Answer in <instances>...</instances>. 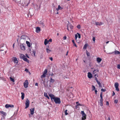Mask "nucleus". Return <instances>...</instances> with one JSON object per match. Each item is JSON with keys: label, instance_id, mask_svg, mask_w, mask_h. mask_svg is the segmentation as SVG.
Segmentation results:
<instances>
[{"label": "nucleus", "instance_id": "obj_49", "mask_svg": "<svg viewBox=\"0 0 120 120\" xmlns=\"http://www.w3.org/2000/svg\"><path fill=\"white\" fill-rule=\"evenodd\" d=\"M66 38V36H64V37L63 39L64 40H65Z\"/></svg>", "mask_w": 120, "mask_h": 120}, {"label": "nucleus", "instance_id": "obj_33", "mask_svg": "<svg viewBox=\"0 0 120 120\" xmlns=\"http://www.w3.org/2000/svg\"><path fill=\"white\" fill-rule=\"evenodd\" d=\"M10 78L11 81L12 82H15L14 79L13 78H12L11 77Z\"/></svg>", "mask_w": 120, "mask_h": 120}, {"label": "nucleus", "instance_id": "obj_41", "mask_svg": "<svg viewBox=\"0 0 120 120\" xmlns=\"http://www.w3.org/2000/svg\"><path fill=\"white\" fill-rule=\"evenodd\" d=\"M77 28L79 29H80L81 28V26L80 25H79L77 26Z\"/></svg>", "mask_w": 120, "mask_h": 120}, {"label": "nucleus", "instance_id": "obj_50", "mask_svg": "<svg viewBox=\"0 0 120 120\" xmlns=\"http://www.w3.org/2000/svg\"><path fill=\"white\" fill-rule=\"evenodd\" d=\"M109 102L107 101L106 102V105H109Z\"/></svg>", "mask_w": 120, "mask_h": 120}, {"label": "nucleus", "instance_id": "obj_56", "mask_svg": "<svg viewBox=\"0 0 120 120\" xmlns=\"http://www.w3.org/2000/svg\"><path fill=\"white\" fill-rule=\"evenodd\" d=\"M82 106V105H81V104H77V106Z\"/></svg>", "mask_w": 120, "mask_h": 120}, {"label": "nucleus", "instance_id": "obj_35", "mask_svg": "<svg viewBox=\"0 0 120 120\" xmlns=\"http://www.w3.org/2000/svg\"><path fill=\"white\" fill-rule=\"evenodd\" d=\"M95 86L93 85L92 86V90H95Z\"/></svg>", "mask_w": 120, "mask_h": 120}, {"label": "nucleus", "instance_id": "obj_53", "mask_svg": "<svg viewBox=\"0 0 120 120\" xmlns=\"http://www.w3.org/2000/svg\"><path fill=\"white\" fill-rule=\"evenodd\" d=\"M49 42H52V40L51 39H49V40L48 41Z\"/></svg>", "mask_w": 120, "mask_h": 120}, {"label": "nucleus", "instance_id": "obj_14", "mask_svg": "<svg viewBox=\"0 0 120 120\" xmlns=\"http://www.w3.org/2000/svg\"><path fill=\"white\" fill-rule=\"evenodd\" d=\"M98 63L99 64L102 60V59L99 57H98L96 59Z\"/></svg>", "mask_w": 120, "mask_h": 120}, {"label": "nucleus", "instance_id": "obj_57", "mask_svg": "<svg viewBox=\"0 0 120 120\" xmlns=\"http://www.w3.org/2000/svg\"><path fill=\"white\" fill-rule=\"evenodd\" d=\"M35 85L36 86H38V83H36L35 84Z\"/></svg>", "mask_w": 120, "mask_h": 120}, {"label": "nucleus", "instance_id": "obj_32", "mask_svg": "<svg viewBox=\"0 0 120 120\" xmlns=\"http://www.w3.org/2000/svg\"><path fill=\"white\" fill-rule=\"evenodd\" d=\"M97 82L98 84L99 87H102L101 84V83L100 82L98 81Z\"/></svg>", "mask_w": 120, "mask_h": 120}, {"label": "nucleus", "instance_id": "obj_59", "mask_svg": "<svg viewBox=\"0 0 120 120\" xmlns=\"http://www.w3.org/2000/svg\"><path fill=\"white\" fill-rule=\"evenodd\" d=\"M72 42H73V44L75 43L74 42V40H73L72 41Z\"/></svg>", "mask_w": 120, "mask_h": 120}, {"label": "nucleus", "instance_id": "obj_22", "mask_svg": "<svg viewBox=\"0 0 120 120\" xmlns=\"http://www.w3.org/2000/svg\"><path fill=\"white\" fill-rule=\"evenodd\" d=\"M13 61L14 63H17L18 62V61L16 57H14L13 58Z\"/></svg>", "mask_w": 120, "mask_h": 120}, {"label": "nucleus", "instance_id": "obj_9", "mask_svg": "<svg viewBox=\"0 0 120 120\" xmlns=\"http://www.w3.org/2000/svg\"><path fill=\"white\" fill-rule=\"evenodd\" d=\"M14 107V106L12 105L6 104L5 105V107L6 108H8L9 107L12 108Z\"/></svg>", "mask_w": 120, "mask_h": 120}, {"label": "nucleus", "instance_id": "obj_55", "mask_svg": "<svg viewBox=\"0 0 120 120\" xmlns=\"http://www.w3.org/2000/svg\"><path fill=\"white\" fill-rule=\"evenodd\" d=\"M69 25H67V29L69 30Z\"/></svg>", "mask_w": 120, "mask_h": 120}, {"label": "nucleus", "instance_id": "obj_46", "mask_svg": "<svg viewBox=\"0 0 120 120\" xmlns=\"http://www.w3.org/2000/svg\"><path fill=\"white\" fill-rule=\"evenodd\" d=\"M25 71H26L27 72H29V71L28 70L26 69L25 70Z\"/></svg>", "mask_w": 120, "mask_h": 120}, {"label": "nucleus", "instance_id": "obj_43", "mask_svg": "<svg viewBox=\"0 0 120 120\" xmlns=\"http://www.w3.org/2000/svg\"><path fill=\"white\" fill-rule=\"evenodd\" d=\"M117 68L118 69H120V65L119 64H118L117 65Z\"/></svg>", "mask_w": 120, "mask_h": 120}, {"label": "nucleus", "instance_id": "obj_64", "mask_svg": "<svg viewBox=\"0 0 120 120\" xmlns=\"http://www.w3.org/2000/svg\"><path fill=\"white\" fill-rule=\"evenodd\" d=\"M109 41H108L106 42V44H108L109 43Z\"/></svg>", "mask_w": 120, "mask_h": 120}, {"label": "nucleus", "instance_id": "obj_4", "mask_svg": "<svg viewBox=\"0 0 120 120\" xmlns=\"http://www.w3.org/2000/svg\"><path fill=\"white\" fill-rule=\"evenodd\" d=\"M81 113L82 114V120H85L86 119V114L84 113L83 111H82Z\"/></svg>", "mask_w": 120, "mask_h": 120}, {"label": "nucleus", "instance_id": "obj_10", "mask_svg": "<svg viewBox=\"0 0 120 120\" xmlns=\"http://www.w3.org/2000/svg\"><path fill=\"white\" fill-rule=\"evenodd\" d=\"M20 48L23 51H24L25 50V46L22 44H21L20 46Z\"/></svg>", "mask_w": 120, "mask_h": 120}, {"label": "nucleus", "instance_id": "obj_60", "mask_svg": "<svg viewBox=\"0 0 120 120\" xmlns=\"http://www.w3.org/2000/svg\"><path fill=\"white\" fill-rule=\"evenodd\" d=\"M53 75V73H52L50 74V75L51 76H52Z\"/></svg>", "mask_w": 120, "mask_h": 120}, {"label": "nucleus", "instance_id": "obj_26", "mask_svg": "<svg viewBox=\"0 0 120 120\" xmlns=\"http://www.w3.org/2000/svg\"><path fill=\"white\" fill-rule=\"evenodd\" d=\"M46 52L48 53H50L52 51L51 50L49 49L48 48H47L46 49Z\"/></svg>", "mask_w": 120, "mask_h": 120}, {"label": "nucleus", "instance_id": "obj_13", "mask_svg": "<svg viewBox=\"0 0 120 120\" xmlns=\"http://www.w3.org/2000/svg\"><path fill=\"white\" fill-rule=\"evenodd\" d=\"M87 76L89 79H91L92 77V75L90 72L88 73Z\"/></svg>", "mask_w": 120, "mask_h": 120}, {"label": "nucleus", "instance_id": "obj_2", "mask_svg": "<svg viewBox=\"0 0 120 120\" xmlns=\"http://www.w3.org/2000/svg\"><path fill=\"white\" fill-rule=\"evenodd\" d=\"M19 56L21 59H23L24 61L28 63H29V60L26 57V56L24 55L20 54H19Z\"/></svg>", "mask_w": 120, "mask_h": 120}, {"label": "nucleus", "instance_id": "obj_47", "mask_svg": "<svg viewBox=\"0 0 120 120\" xmlns=\"http://www.w3.org/2000/svg\"><path fill=\"white\" fill-rule=\"evenodd\" d=\"M73 44V45L74 46H75L76 47V48L77 47V46L76 45V44H75V43Z\"/></svg>", "mask_w": 120, "mask_h": 120}, {"label": "nucleus", "instance_id": "obj_17", "mask_svg": "<svg viewBox=\"0 0 120 120\" xmlns=\"http://www.w3.org/2000/svg\"><path fill=\"white\" fill-rule=\"evenodd\" d=\"M27 38V37L25 35H22L21 37V40H25Z\"/></svg>", "mask_w": 120, "mask_h": 120}, {"label": "nucleus", "instance_id": "obj_5", "mask_svg": "<svg viewBox=\"0 0 120 120\" xmlns=\"http://www.w3.org/2000/svg\"><path fill=\"white\" fill-rule=\"evenodd\" d=\"M5 44L4 43H1L0 45V52L1 53V52L4 51V49L3 47L4 46Z\"/></svg>", "mask_w": 120, "mask_h": 120}, {"label": "nucleus", "instance_id": "obj_40", "mask_svg": "<svg viewBox=\"0 0 120 120\" xmlns=\"http://www.w3.org/2000/svg\"><path fill=\"white\" fill-rule=\"evenodd\" d=\"M68 110H66L65 111V114L66 115H67L68 114V113L67 112Z\"/></svg>", "mask_w": 120, "mask_h": 120}, {"label": "nucleus", "instance_id": "obj_62", "mask_svg": "<svg viewBox=\"0 0 120 120\" xmlns=\"http://www.w3.org/2000/svg\"><path fill=\"white\" fill-rule=\"evenodd\" d=\"M115 95V93L114 92H113V94H112V95Z\"/></svg>", "mask_w": 120, "mask_h": 120}, {"label": "nucleus", "instance_id": "obj_6", "mask_svg": "<svg viewBox=\"0 0 120 120\" xmlns=\"http://www.w3.org/2000/svg\"><path fill=\"white\" fill-rule=\"evenodd\" d=\"M30 101L28 99L26 100L25 102L26 107L25 109H26L29 106Z\"/></svg>", "mask_w": 120, "mask_h": 120}, {"label": "nucleus", "instance_id": "obj_31", "mask_svg": "<svg viewBox=\"0 0 120 120\" xmlns=\"http://www.w3.org/2000/svg\"><path fill=\"white\" fill-rule=\"evenodd\" d=\"M46 75H45L44 73H43V74L41 76V78H44L45 77Z\"/></svg>", "mask_w": 120, "mask_h": 120}, {"label": "nucleus", "instance_id": "obj_51", "mask_svg": "<svg viewBox=\"0 0 120 120\" xmlns=\"http://www.w3.org/2000/svg\"><path fill=\"white\" fill-rule=\"evenodd\" d=\"M70 29H72L73 28V27L71 25L70 26Z\"/></svg>", "mask_w": 120, "mask_h": 120}, {"label": "nucleus", "instance_id": "obj_37", "mask_svg": "<svg viewBox=\"0 0 120 120\" xmlns=\"http://www.w3.org/2000/svg\"><path fill=\"white\" fill-rule=\"evenodd\" d=\"M99 104L100 106H102L103 105L102 102L99 101Z\"/></svg>", "mask_w": 120, "mask_h": 120}, {"label": "nucleus", "instance_id": "obj_7", "mask_svg": "<svg viewBox=\"0 0 120 120\" xmlns=\"http://www.w3.org/2000/svg\"><path fill=\"white\" fill-rule=\"evenodd\" d=\"M28 81L27 80H26L23 83V85L26 88L28 87Z\"/></svg>", "mask_w": 120, "mask_h": 120}, {"label": "nucleus", "instance_id": "obj_63", "mask_svg": "<svg viewBox=\"0 0 120 120\" xmlns=\"http://www.w3.org/2000/svg\"><path fill=\"white\" fill-rule=\"evenodd\" d=\"M68 52H67V53L66 54V56H67L68 55Z\"/></svg>", "mask_w": 120, "mask_h": 120}, {"label": "nucleus", "instance_id": "obj_34", "mask_svg": "<svg viewBox=\"0 0 120 120\" xmlns=\"http://www.w3.org/2000/svg\"><path fill=\"white\" fill-rule=\"evenodd\" d=\"M86 54L87 56H89L90 55V53L88 52L87 50L86 51Z\"/></svg>", "mask_w": 120, "mask_h": 120}, {"label": "nucleus", "instance_id": "obj_21", "mask_svg": "<svg viewBox=\"0 0 120 120\" xmlns=\"http://www.w3.org/2000/svg\"><path fill=\"white\" fill-rule=\"evenodd\" d=\"M100 97L101 98L99 100V101L103 102L102 93V92H101L100 94Z\"/></svg>", "mask_w": 120, "mask_h": 120}, {"label": "nucleus", "instance_id": "obj_16", "mask_svg": "<svg viewBox=\"0 0 120 120\" xmlns=\"http://www.w3.org/2000/svg\"><path fill=\"white\" fill-rule=\"evenodd\" d=\"M78 37V35L77 34H75V38L77 42L78 43H79L80 42V41L77 40V38Z\"/></svg>", "mask_w": 120, "mask_h": 120}, {"label": "nucleus", "instance_id": "obj_23", "mask_svg": "<svg viewBox=\"0 0 120 120\" xmlns=\"http://www.w3.org/2000/svg\"><path fill=\"white\" fill-rule=\"evenodd\" d=\"M49 41H48L47 39H45L44 41V44L45 45H46L47 44L49 43Z\"/></svg>", "mask_w": 120, "mask_h": 120}, {"label": "nucleus", "instance_id": "obj_27", "mask_svg": "<svg viewBox=\"0 0 120 120\" xmlns=\"http://www.w3.org/2000/svg\"><path fill=\"white\" fill-rule=\"evenodd\" d=\"M26 43L27 45V46L29 47H30V44L29 42L26 41Z\"/></svg>", "mask_w": 120, "mask_h": 120}, {"label": "nucleus", "instance_id": "obj_1", "mask_svg": "<svg viewBox=\"0 0 120 120\" xmlns=\"http://www.w3.org/2000/svg\"><path fill=\"white\" fill-rule=\"evenodd\" d=\"M49 96L52 100H53L56 104H60L61 103V102L59 98L55 97L54 95L51 94H49Z\"/></svg>", "mask_w": 120, "mask_h": 120}, {"label": "nucleus", "instance_id": "obj_30", "mask_svg": "<svg viewBox=\"0 0 120 120\" xmlns=\"http://www.w3.org/2000/svg\"><path fill=\"white\" fill-rule=\"evenodd\" d=\"M87 46V44H85L84 46L83 49H86Z\"/></svg>", "mask_w": 120, "mask_h": 120}, {"label": "nucleus", "instance_id": "obj_8", "mask_svg": "<svg viewBox=\"0 0 120 120\" xmlns=\"http://www.w3.org/2000/svg\"><path fill=\"white\" fill-rule=\"evenodd\" d=\"M119 84L118 82H116L115 83L114 86L116 88V90L117 91H119V90L118 88Z\"/></svg>", "mask_w": 120, "mask_h": 120}, {"label": "nucleus", "instance_id": "obj_11", "mask_svg": "<svg viewBox=\"0 0 120 120\" xmlns=\"http://www.w3.org/2000/svg\"><path fill=\"white\" fill-rule=\"evenodd\" d=\"M30 114L31 115H33L34 113V108H31L30 109Z\"/></svg>", "mask_w": 120, "mask_h": 120}, {"label": "nucleus", "instance_id": "obj_54", "mask_svg": "<svg viewBox=\"0 0 120 120\" xmlns=\"http://www.w3.org/2000/svg\"><path fill=\"white\" fill-rule=\"evenodd\" d=\"M107 120H111L110 117H108Z\"/></svg>", "mask_w": 120, "mask_h": 120}, {"label": "nucleus", "instance_id": "obj_19", "mask_svg": "<svg viewBox=\"0 0 120 120\" xmlns=\"http://www.w3.org/2000/svg\"><path fill=\"white\" fill-rule=\"evenodd\" d=\"M62 9V8L60 5H58V8L56 9V10L57 11H58L59 10H61Z\"/></svg>", "mask_w": 120, "mask_h": 120}, {"label": "nucleus", "instance_id": "obj_58", "mask_svg": "<svg viewBox=\"0 0 120 120\" xmlns=\"http://www.w3.org/2000/svg\"><path fill=\"white\" fill-rule=\"evenodd\" d=\"M14 46H15V43H14L13 45V49H14Z\"/></svg>", "mask_w": 120, "mask_h": 120}, {"label": "nucleus", "instance_id": "obj_52", "mask_svg": "<svg viewBox=\"0 0 120 120\" xmlns=\"http://www.w3.org/2000/svg\"><path fill=\"white\" fill-rule=\"evenodd\" d=\"M49 59L52 61L53 60V58L52 57H49Z\"/></svg>", "mask_w": 120, "mask_h": 120}, {"label": "nucleus", "instance_id": "obj_48", "mask_svg": "<svg viewBox=\"0 0 120 120\" xmlns=\"http://www.w3.org/2000/svg\"><path fill=\"white\" fill-rule=\"evenodd\" d=\"M26 56L28 58H29L30 57L27 54H26Z\"/></svg>", "mask_w": 120, "mask_h": 120}, {"label": "nucleus", "instance_id": "obj_36", "mask_svg": "<svg viewBox=\"0 0 120 120\" xmlns=\"http://www.w3.org/2000/svg\"><path fill=\"white\" fill-rule=\"evenodd\" d=\"M47 72V70L46 69H45L44 71V72L43 73L44 74H45V75H46V74Z\"/></svg>", "mask_w": 120, "mask_h": 120}, {"label": "nucleus", "instance_id": "obj_20", "mask_svg": "<svg viewBox=\"0 0 120 120\" xmlns=\"http://www.w3.org/2000/svg\"><path fill=\"white\" fill-rule=\"evenodd\" d=\"M103 23L101 22H95V24L96 25H98L99 26H101L103 24Z\"/></svg>", "mask_w": 120, "mask_h": 120}, {"label": "nucleus", "instance_id": "obj_12", "mask_svg": "<svg viewBox=\"0 0 120 120\" xmlns=\"http://www.w3.org/2000/svg\"><path fill=\"white\" fill-rule=\"evenodd\" d=\"M113 53H114V54H120V52H119L117 50H115L114 52H112V53H109L110 54H112Z\"/></svg>", "mask_w": 120, "mask_h": 120}, {"label": "nucleus", "instance_id": "obj_44", "mask_svg": "<svg viewBox=\"0 0 120 120\" xmlns=\"http://www.w3.org/2000/svg\"><path fill=\"white\" fill-rule=\"evenodd\" d=\"M92 40H93V41L94 42H95V37H93V39H92Z\"/></svg>", "mask_w": 120, "mask_h": 120}, {"label": "nucleus", "instance_id": "obj_25", "mask_svg": "<svg viewBox=\"0 0 120 120\" xmlns=\"http://www.w3.org/2000/svg\"><path fill=\"white\" fill-rule=\"evenodd\" d=\"M21 94L22 95H21V98L22 100H23L24 99L25 96V94L23 92H21Z\"/></svg>", "mask_w": 120, "mask_h": 120}, {"label": "nucleus", "instance_id": "obj_28", "mask_svg": "<svg viewBox=\"0 0 120 120\" xmlns=\"http://www.w3.org/2000/svg\"><path fill=\"white\" fill-rule=\"evenodd\" d=\"M96 76H97V77H98V75H97L96 74H95L94 75V77H95V79L96 80V82H97L98 81L97 79L96 78Z\"/></svg>", "mask_w": 120, "mask_h": 120}, {"label": "nucleus", "instance_id": "obj_45", "mask_svg": "<svg viewBox=\"0 0 120 120\" xmlns=\"http://www.w3.org/2000/svg\"><path fill=\"white\" fill-rule=\"evenodd\" d=\"M106 90L103 89H101V91L102 92H105V91Z\"/></svg>", "mask_w": 120, "mask_h": 120}, {"label": "nucleus", "instance_id": "obj_18", "mask_svg": "<svg viewBox=\"0 0 120 120\" xmlns=\"http://www.w3.org/2000/svg\"><path fill=\"white\" fill-rule=\"evenodd\" d=\"M40 31V28L38 27H37L36 29V32L37 33H38Z\"/></svg>", "mask_w": 120, "mask_h": 120}, {"label": "nucleus", "instance_id": "obj_24", "mask_svg": "<svg viewBox=\"0 0 120 120\" xmlns=\"http://www.w3.org/2000/svg\"><path fill=\"white\" fill-rule=\"evenodd\" d=\"M44 95L45 97H46L48 99H49V97L48 95L46 93H44Z\"/></svg>", "mask_w": 120, "mask_h": 120}, {"label": "nucleus", "instance_id": "obj_3", "mask_svg": "<svg viewBox=\"0 0 120 120\" xmlns=\"http://www.w3.org/2000/svg\"><path fill=\"white\" fill-rule=\"evenodd\" d=\"M0 114L1 115L2 117L1 118V119H4L6 115V113L3 111H0Z\"/></svg>", "mask_w": 120, "mask_h": 120}, {"label": "nucleus", "instance_id": "obj_29", "mask_svg": "<svg viewBox=\"0 0 120 120\" xmlns=\"http://www.w3.org/2000/svg\"><path fill=\"white\" fill-rule=\"evenodd\" d=\"M55 81V80L52 79L51 77L50 78V82L52 83L54 82Z\"/></svg>", "mask_w": 120, "mask_h": 120}, {"label": "nucleus", "instance_id": "obj_42", "mask_svg": "<svg viewBox=\"0 0 120 120\" xmlns=\"http://www.w3.org/2000/svg\"><path fill=\"white\" fill-rule=\"evenodd\" d=\"M118 102V100L117 99H116L114 101V102L116 103H117Z\"/></svg>", "mask_w": 120, "mask_h": 120}, {"label": "nucleus", "instance_id": "obj_38", "mask_svg": "<svg viewBox=\"0 0 120 120\" xmlns=\"http://www.w3.org/2000/svg\"><path fill=\"white\" fill-rule=\"evenodd\" d=\"M77 34L78 35V38L79 39H80L81 38V35H80L78 33H77Z\"/></svg>", "mask_w": 120, "mask_h": 120}, {"label": "nucleus", "instance_id": "obj_61", "mask_svg": "<svg viewBox=\"0 0 120 120\" xmlns=\"http://www.w3.org/2000/svg\"><path fill=\"white\" fill-rule=\"evenodd\" d=\"M95 90V92L96 94L97 93V90Z\"/></svg>", "mask_w": 120, "mask_h": 120}, {"label": "nucleus", "instance_id": "obj_15", "mask_svg": "<svg viewBox=\"0 0 120 120\" xmlns=\"http://www.w3.org/2000/svg\"><path fill=\"white\" fill-rule=\"evenodd\" d=\"M98 69L94 70L93 72V73L94 74H97L98 72Z\"/></svg>", "mask_w": 120, "mask_h": 120}, {"label": "nucleus", "instance_id": "obj_39", "mask_svg": "<svg viewBox=\"0 0 120 120\" xmlns=\"http://www.w3.org/2000/svg\"><path fill=\"white\" fill-rule=\"evenodd\" d=\"M33 53L34 54V56H35V53L36 52L35 51L33 50L32 51Z\"/></svg>", "mask_w": 120, "mask_h": 120}]
</instances>
